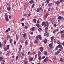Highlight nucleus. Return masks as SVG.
Returning a JSON list of instances; mask_svg holds the SVG:
<instances>
[{
	"label": "nucleus",
	"instance_id": "412c9836",
	"mask_svg": "<svg viewBox=\"0 0 64 64\" xmlns=\"http://www.w3.org/2000/svg\"><path fill=\"white\" fill-rule=\"evenodd\" d=\"M33 21L34 23H36V19H34L33 20Z\"/></svg>",
	"mask_w": 64,
	"mask_h": 64
},
{
	"label": "nucleus",
	"instance_id": "4c0bfd02",
	"mask_svg": "<svg viewBox=\"0 0 64 64\" xmlns=\"http://www.w3.org/2000/svg\"><path fill=\"white\" fill-rule=\"evenodd\" d=\"M64 33V30H62L60 32V34H63Z\"/></svg>",
	"mask_w": 64,
	"mask_h": 64
},
{
	"label": "nucleus",
	"instance_id": "79ce46f5",
	"mask_svg": "<svg viewBox=\"0 0 64 64\" xmlns=\"http://www.w3.org/2000/svg\"><path fill=\"white\" fill-rule=\"evenodd\" d=\"M60 53V52H59V51H58V52H56V54H59Z\"/></svg>",
	"mask_w": 64,
	"mask_h": 64
},
{
	"label": "nucleus",
	"instance_id": "13d9d810",
	"mask_svg": "<svg viewBox=\"0 0 64 64\" xmlns=\"http://www.w3.org/2000/svg\"><path fill=\"white\" fill-rule=\"evenodd\" d=\"M46 24H48V26H49V24H48V22H46Z\"/></svg>",
	"mask_w": 64,
	"mask_h": 64
},
{
	"label": "nucleus",
	"instance_id": "338daca9",
	"mask_svg": "<svg viewBox=\"0 0 64 64\" xmlns=\"http://www.w3.org/2000/svg\"><path fill=\"white\" fill-rule=\"evenodd\" d=\"M35 58H37V54H36L35 56Z\"/></svg>",
	"mask_w": 64,
	"mask_h": 64
},
{
	"label": "nucleus",
	"instance_id": "c756f323",
	"mask_svg": "<svg viewBox=\"0 0 64 64\" xmlns=\"http://www.w3.org/2000/svg\"><path fill=\"white\" fill-rule=\"evenodd\" d=\"M48 15H49V14H46V16H45L46 18H47V16H48Z\"/></svg>",
	"mask_w": 64,
	"mask_h": 64
},
{
	"label": "nucleus",
	"instance_id": "5fc2aeb1",
	"mask_svg": "<svg viewBox=\"0 0 64 64\" xmlns=\"http://www.w3.org/2000/svg\"><path fill=\"white\" fill-rule=\"evenodd\" d=\"M18 56H19V57H21V54H19Z\"/></svg>",
	"mask_w": 64,
	"mask_h": 64
},
{
	"label": "nucleus",
	"instance_id": "423d86ee",
	"mask_svg": "<svg viewBox=\"0 0 64 64\" xmlns=\"http://www.w3.org/2000/svg\"><path fill=\"white\" fill-rule=\"evenodd\" d=\"M40 51H41L42 52L43 51L44 49H43V48L42 47H40Z\"/></svg>",
	"mask_w": 64,
	"mask_h": 64
},
{
	"label": "nucleus",
	"instance_id": "774afa93",
	"mask_svg": "<svg viewBox=\"0 0 64 64\" xmlns=\"http://www.w3.org/2000/svg\"><path fill=\"white\" fill-rule=\"evenodd\" d=\"M24 16H27V14H26L24 15Z\"/></svg>",
	"mask_w": 64,
	"mask_h": 64
},
{
	"label": "nucleus",
	"instance_id": "cd10ccee",
	"mask_svg": "<svg viewBox=\"0 0 64 64\" xmlns=\"http://www.w3.org/2000/svg\"><path fill=\"white\" fill-rule=\"evenodd\" d=\"M36 26L38 27V28H39L40 27V25L39 24H36Z\"/></svg>",
	"mask_w": 64,
	"mask_h": 64
},
{
	"label": "nucleus",
	"instance_id": "f8f14e48",
	"mask_svg": "<svg viewBox=\"0 0 64 64\" xmlns=\"http://www.w3.org/2000/svg\"><path fill=\"white\" fill-rule=\"evenodd\" d=\"M35 28V27H34L32 28H31V30H32V31H34V29Z\"/></svg>",
	"mask_w": 64,
	"mask_h": 64
},
{
	"label": "nucleus",
	"instance_id": "09e8293b",
	"mask_svg": "<svg viewBox=\"0 0 64 64\" xmlns=\"http://www.w3.org/2000/svg\"><path fill=\"white\" fill-rule=\"evenodd\" d=\"M8 31H10V30H11V29H10V28H8Z\"/></svg>",
	"mask_w": 64,
	"mask_h": 64
},
{
	"label": "nucleus",
	"instance_id": "603ef678",
	"mask_svg": "<svg viewBox=\"0 0 64 64\" xmlns=\"http://www.w3.org/2000/svg\"><path fill=\"white\" fill-rule=\"evenodd\" d=\"M44 58H45V56H44L42 58V59H44Z\"/></svg>",
	"mask_w": 64,
	"mask_h": 64
},
{
	"label": "nucleus",
	"instance_id": "e2e57ef3",
	"mask_svg": "<svg viewBox=\"0 0 64 64\" xmlns=\"http://www.w3.org/2000/svg\"><path fill=\"white\" fill-rule=\"evenodd\" d=\"M33 55H34L35 54V52H34L33 53Z\"/></svg>",
	"mask_w": 64,
	"mask_h": 64
},
{
	"label": "nucleus",
	"instance_id": "6e6552de",
	"mask_svg": "<svg viewBox=\"0 0 64 64\" xmlns=\"http://www.w3.org/2000/svg\"><path fill=\"white\" fill-rule=\"evenodd\" d=\"M8 38H9V39H11V38L9 35H8L7 37V40H8Z\"/></svg>",
	"mask_w": 64,
	"mask_h": 64
},
{
	"label": "nucleus",
	"instance_id": "a18cd8bd",
	"mask_svg": "<svg viewBox=\"0 0 64 64\" xmlns=\"http://www.w3.org/2000/svg\"><path fill=\"white\" fill-rule=\"evenodd\" d=\"M21 54L23 56H24V54H23V53H21Z\"/></svg>",
	"mask_w": 64,
	"mask_h": 64
},
{
	"label": "nucleus",
	"instance_id": "bf43d9fd",
	"mask_svg": "<svg viewBox=\"0 0 64 64\" xmlns=\"http://www.w3.org/2000/svg\"><path fill=\"white\" fill-rule=\"evenodd\" d=\"M60 48L62 50H63V48L62 46Z\"/></svg>",
	"mask_w": 64,
	"mask_h": 64
},
{
	"label": "nucleus",
	"instance_id": "c9c22d12",
	"mask_svg": "<svg viewBox=\"0 0 64 64\" xmlns=\"http://www.w3.org/2000/svg\"><path fill=\"white\" fill-rule=\"evenodd\" d=\"M10 43H12V42H13V40L12 39H11L10 40Z\"/></svg>",
	"mask_w": 64,
	"mask_h": 64
},
{
	"label": "nucleus",
	"instance_id": "0e129e2a",
	"mask_svg": "<svg viewBox=\"0 0 64 64\" xmlns=\"http://www.w3.org/2000/svg\"><path fill=\"white\" fill-rule=\"evenodd\" d=\"M56 33V30H54L53 32V33L55 34Z\"/></svg>",
	"mask_w": 64,
	"mask_h": 64
},
{
	"label": "nucleus",
	"instance_id": "72a5a7b5",
	"mask_svg": "<svg viewBox=\"0 0 64 64\" xmlns=\"http://www.w3.org/2000/svg\"><path fill=\"white\" fill-rule=\"evenodd\" d=\"M10 47V46H9V45L7 46V49H9Z\"/></svg>",
	"mask_w": 64,
	"mask_h": 64
},
{
	"label": "nucleus",
	"instance_id": "0eeeda50",
	"mask_svg": "<svg viewBox=\"0 0 64 64\" xmlns=\"http://www.w3.org/2000/svg\"><path fill=\"white\" fill-rule=\"evenodd\" d=\"M48 27H47L45 29V32L46 33H47V30H48Z\"/></svg>",
	"mask_w": 64,
	"mask_h": 64
},
{
	"label": "nucleus",
	"instance_id": "aec40b11",
	"mask_svg": "<svg viewBox=\"0 0 64 64\" xmlns=\"http://www.w3.org/2000/svg\"><path fill=\"white\" fill-rule=\"evenodd\" d=\"M33 60V58H30V61H32V60Z\"/></svg>",
	"mask_w": 64,
	"mask_h": 64
},
{
	"label": "nucleus",
	"instance_id": "4be33fe9",
	"mask_svg": "<svg viewBox=\"0 0 64 64\" xmlns=\"http://www.w3.org/2000/svg\"><path fill=\"white\" fill-rule=\"evenodd\" d=\"M4 50H5V51H7L8 50L7 48L5 47H4Z\"/></svg>",
	"mask_w": 64,
	"mask_h": 64
},
{
	"label": "nucleus",
	"instance_id": "f03ea898",
	"mask_svg": "<svg viewBox=\"0 0 64 64\" xmlns=\"http://www.w3.org/2000/svg\"><path fill=\"white\" fill-rule=\"evenodd\" d=\"M51 22L52 24H54L55 23V20L54 19V18H52Z\"/></svg>",
	"mask_w": 64,
	"mask_h": 64
},
{
	"label": "nucleus",
	"instance_id": "a878e982",
	"mask_svg": "<svg viewBox=\"0 0 64 64\" xmlns=\"http://www.w3.org/2000/svg\"><path fill=\"white\" fill-rule=\"evenodd\" d=\"M26 37V34H24V38H25Z\"/></svg>",
	"mask_w": 64,
	"mask_h": 64
},
{
	"label": "nucleus",
	"instance_id": "a211bd4d",
	"mask_svg": "<svg viewBox=\"0 0 64 64\" xmlns=\"http://www.w3.org/2000/svg\"><path fill=\"white\" fill-rule=\"evenodd\" d=\"M58 19H59V20H62V17L61 16H59L58 17Z\"/></svg>",
	"mask_w": 64,
	"mask_h": 64
},
{
	"label": "nucleus",
	"instance_id": "a19ab883",
	"mask_svg": "<svg viewBox=\"0 0 64 64\" xmlns=\"http://www.w3.org/2000/svg\"><path fill=\"white\" fill-rule=\"evenodd\" d=\"M34 6H35V4H34L32 6V8H33V7H34Z\"/></svg>",
	"mask_w": 64,
	"mask_h": 64
},
{
	"label": "nucleus",
	"instance_id": "f257e3e1",
	"mask_svg": "<svg viewBox=\"0 0 64 64\" xmlns=\"http://www.w3.org/2000/svg\"><path fill=\"white\" fill-rule=\"evenodd\" d=\"M8 6H9V8H7V9L8 10V11H10V10H11V8L10 7V6H11V4L10 3H9V4Z\"/></svg>",
	"mask_w": 64,
	"mask_h": 64
},
{
	"label": "nucleus",
	"instance_id": "9b49d317",
	"mask_svg": "<svg viewBox=\"0 0 64 64\" xmlns=\"http://www.w3.org/2000/svg\"><path fill=\"white\" fill-rule=\"evenodd\" d=\"M29 3L30 4H32V3H34V1L33 0H31L29 2Z\"/></svg>",
	"mask_w": 64,
	"mask_h": 64
},
{
	"label": "nucleus",
	"instance_id": "6ab92c4d",
	"mask_svg": "<svg viewBox=\"0 0 64 64\" xmlns=\"http://www.w3.org/2000/svg\"><path fill=\"white\" fill-rule=\"evenodd\" d=\"M52 46L53 45L51 44H50L49 45V47L50 48H51V47H52Z\"/></svg>",
	"mask_w": 64,
	"mask_h": 64
},
{
	"label": "nucleus",
	"instance_id": "c03bdc74",
	"mask_svg": "<svg viewBox=\"0 0 64 64\" xmlns=\"http://www.w3.org/2000/svg\"><path fill=\"white\" fill-rule=\"evenodd\" d=\"M54 26V27H57V25L56 24H55Z\"/></svg>",
	"mask_w": 64,
	"mask_h": 64
},
{
	"label": "nucleus",
	"instance_id": "2eb2a0df",
	"mask_svg": "<svg viewBox=\"0 0 64 64\" xmlns=\"http://www.w3.org/2000/svg\"><path fill=\"white\" fill-rule=\"evenodd\" d=\"M30 16H31V14H28L27 16V18H29L30 17Z\"/></svg>",
	"mask_w": 64,
	"mask_h": 64
},
{
	"label": "nucleus",
	"instance_id": "7ed1b4c3",
	"mask_svg": "<svg viewBox=\"0 0 64 64\" xmlns=\"http://www.w3.org/2000/svg\"><path fill=\"white\" fill-rule=\"evenodd\" d=\"M6 16L5 18V19H6V21L8 22V21H9V19H8V16H7V14H6Z\"/></svg>",
	"mask_w": 64,
	"mask_h": 64
},
{
	"label": "nucleus",
	"instance_id": "4d7b16f0",
	"mask_svg": "<svg viewBox=\"0 0 64 64\" xmlns=\"http://www.w3.org/2000/svg\"><path fill=\"white\" fill-rule=\"evenodd\" d=\"M27 43H28V42H27V41H26L25 42V44H26V45H27Z\"/></svg>",
	"mask_w": 64,
	"mask_h": 64
},
{
	"label": "nucleus",
	"instance_id": "864d4df0",
	"mask_svg": "<svg viewBox=\"0 0 64 64\" xmlns=\"http://www.w3.org/2000/svg\"><path fill=\"white\" fill-rule=\"evenodd\" d=\"M30 34L31 35H33V32H31Z\"/></svg>",
	"mask_w": 64,
	"mask_h": 64
},
{
	"label": "nucleus",
	"instance_id": "20e7f679",
	"mask_svg": "<svg viewBox=\"0 0 64 64\" xmlns=\"http://www.w3.org/2000/svg\"><path fill=\"white\" fill-rule=\"evenodd\" d=\"M48 58L47 57L44 60H43V62L44 63V62H46L48 61Z\"/></svg>",
	"mask_w": 64,
	"mask_h": 64
},
{
	"label": "nucleus",
	"instance_id": "bb28decb",
	"mask_svg": "<svg viewBox=\"0 0 64 64\" xmlns=\"http://www.w3.org/2000/svg\"><path fill=\"white\" fill-rule=\"evenodd\" d=\"M45 24V23L44 22H42V26H44Z\"/></svg>",
	"mask_w": 64,
	"mask_h": 64
},
{
	"label": "nucleus",
	"instance_id": "7c9ffc66",
	"mask_svg": "<svg viewBox=\"0 0 64 64\" xmlns=\"http://www.w3.org/2000/svg\"><path fill=\"white\" fill-rule=\"evenodd\" d=\"M42 58V57H41V56H39V57H38V59L39 60H40L41 59V58Z\"/></svg>",
	"mask_w": 64,
	"mask_h": 64
},
{
	"label": "nucleus",
	"instance_id": "c85d7f7f",
	"mask_svg": "<svg viewBox=\"0 0 64 64\" xmlns=\"http://www.w3.org/2000/svg\"><path fill=\"white\" fill-rule=\"evenodd\" d=\"M44 53L45 55H47L48 54L47 52L46 51H45L44 52Z\"/></svg>",
	"mask_w": 64,
	"mask_h": 64
},
{
	"label": "nucleus",
	"instance_id": "69168bd1",
	"mask_svg": "<svg viewBox=\"0 0 64 64\" xmlns=\"http://www.w3.org/2000/svg\"><path fill=\"white\" fill-rule=\"evenodd\" d=\"M28 55H30V52H29L28 54Z\"/></svg>",
	"mask_w": 64,
	"mask_h": 64
},
{
	"label": "nucleus",
	"instance_id": "b1692460",
	"mask_svg": "<svg viewBox=\"0 0 64 64\" xmlns=\"http://www.w3.org/2000/svg\"><path fill=\"white\" fill-rule=\"evenodd\" d=\"M54 40V36H52L51 38V40L52 41H53V40Z\"/></svg>",
	"mask_w": 64,
	"mask_h": 64
},
{
	"label": "nucleus",
	"instance_id": "2f4dec72",
	"mask_svg": "<svg viewBox=\"0 0 64 64\" xmlns=\"http://www.w3.org/2000/svg\"><path fill=\"white\" fill-rule=\"evenodd\" d=\"M46 0V2L48 3H49V2H50V0Z\"/></svg>",
	"mask_w": 64,
	"mask_h": 64
},
{
	"label": "nucleus",
	"instance_id": "37998d69",
	"mask_svg": "<svg viewBox=\"0 0 64 64\" xmlns=\"http://www.w3.org/2000/svg\"><path fill=\"white\" fill-rule=\"evenodd\" d=\"M24 64H27V62H26L25 61L24 62Z\"/></svg>",
	"mask_w": 64,
	"mask_h": 64
},
{
	"label": "nucleus",
	"instance_id": "39448f33",
	"mask_svg": "<svg viewBox=\"0 0 64 64\" xmlns=\"http://www.w3.org/2000/svg\"><path fill=\"white\" fill-rule=\"evenodd\" d=\"M55 3L56 4H57V5H58V6H59V5L60 3V2L59 1H58L57 2H56Z\"/></svg>",
	"mask_w": 64,
	"mask_h": 64
},
{
	"label": "nucleus",
	"instance_id": "5701e85b",
	"mask_svg": "<svg viewBox=\"0 0 64 64\" xmlns=\"http://www.w3.org/2000/svg\"><path fill=\"white\" fill-rule=\"evenodd\" d=\"M39 11H40V10H39V8H38L37 9L36 12H39Z\"/></svg>",
	"mask_w": 64,
	"mask_h": 64
},
{
	"label": "nucleus",
	"instance_id": "1a4fd4ad",
	"mask_svg": "<svg viewBox=\"0 0 64 64\" xmlns=\"http://www.w3.org/2000/svg\"><path fill=\"white\" fill-rule=\"evenodd\" d=\"M57 44H60V45H61L62 44L60 42V41L59 40H58L57 42Z\"/></svg>",
	"mask_w": 64,
	"mask_h": 64
},
{
	"label": "nucleus",
	"instance_id": "9d476101",
	"mask_svg": "<svg viewBox=\"0 0 64 64\" xmlns=\"http://www.w3.org/2000/svg\"><path fill=\"white\" fill-rule=\"evenodd\" d=\"M41 52H38V56H40V55H41Z\"/></svg>",
	"mask_w": 64,
	"mask_h": 64
},
{
	"label": "nucleus",
	"instance_id": "6e6d98bb",
	"mask_svg": "<svg viewBox=\"0 0 64 64\" xmlns=\"http://www.w3.org/2000/svg\"><path fill=\"white\" fill-rule=\"evenodd\" d=\"M16 44V42L14 41V44L15 45V44Z\"/></svg>",
	"mask_w": 64,
	"mask_h": 64
},
{
	"label": "nucleus",
	"instance_id": "052dcab7",
	"mask_svg": "<svg viewBox=\"0 0 64 64\" xmlns=\"http://www.w3.org/2000/svg\"><path fill=\"white\" fill-rule=\"evenodd\" d=\"M9 31L8 30H6V33H8V32Z\"/></svg>",
	"mask_w": 64,
	"mask_h": 64
},
{
	"label": "nucleus",
	"instance_id": "f3484780",
	"mask_svg": "<svg viewBox=\"0 0 64 64\" xmlns=\"http://www.w3.org/2000/svg\"><path fill=\"white\" fill-rule=\"evenodd\" d=\"M47 42V39H46L44 41V43L45 44H46Z\"/></svg>",
	"mask_w": 64,
	"mask_h": 64
},
{
	"label": "nucleus",
	"instance_id": "3c124183",
	"mask_svg": "<svg viewBox=\"0 0 64 64\" xmlns=\"http://www.w3.org/2000/svg\"><path fill=\"white\" fill-rule=\"evenodd\" d=\"M24 18H22L21 21V22H22L23 21H24Z\"/></svg>",
	"mask_w": 64,
	"mask_h": 64
},
{
	"label": "nucleus",
	"instance_id": "de8ad7c7",
	"mask_svg": "<svg viewBox=\"0 0 64 64\" xmlns=\"http://www.w3.org/2000/svg\"><path fill=\"white\" fill-rule=\"evenodd\" d=\"M42 9V7L40 8H39V10H40H40H41Z\"/></svg>",
	"mask_w": 64,
	"mask_h": 64
},
{
	"label": "nucleus",
	"instance_id": "8fccbe9b",
	"mask_svg": "<svg viewBox=\"0 0 64 64\" xmlns=\"http://www.w3.org/2000/svg\"><path fill=\"white\" fill-rule=\"evenodd\" d=\"M2 47V44L0 42V47Z\"/></svg>",
	"mask_w": 64,
	"mask_h": 64
},
{
	"label": "nucleus",
	"instance_id": "f704fd0d",
	"mask_svg": "<svg viewBox=\"0 0 64 64\" xmlns=\"http://www.w3.org/2000/svg\"><path fill=\"white\" fill-rule=\"evenodd\" d=\"M38 43V41L36 40H35L34 42V43L35 44H36V43Z\"/></svg>",
	"mask_w": 64,
	"mask_h": 64
},
{
	"label": "nucleus",
	"instance_id": "58836bf2",
	"mask_svg": "<svg viewBox=\"0 0 64 64\" xmlns=\"http://www.w3.org/2000/svg\"><path fill=\"white\" fill-rule=\"evenodd\" d=\"M64 0H60V2H64Z\"/></svg>",
	"mask_w": 64,
	"mask_h": 64
},
{
	"label": "nucleus",
	"instance_id": "dca6fc26",
	"mask_svg": "<svg viewBox=\"0 0 64 64\" xmlns=\"http://www.w3.org/2000/svg\"><path fill=\"white\" fill-rule=\"evenodd\" d=\"M38 30L40 32H41L42 31V29L41 28H39Z\"/></svg>",
	"mask_w": 64,
	"mask_h": 64
},
{
	"label": "nucleus",
	"instance_id": "e433bc0d",
	"mask_svg": "<svg viewBox=\"0 0 64 64\" xmlns=\"http://www.w3.org/2000/svg\"><path fill=\"white\" fill-rule=\"evenodd\" d=\"M24 28L25 29H28V27L27 26H26L24 27Z\"/></svg>",
	"mask_w": 64,
	"mask_h": 64
},
{
	"label": "nucleus",
	"instance_id": "ea45409f",
	"mask_svg": "<svg viewBox=\"0 0 64 64\" xmlns=\"http://www.w3.org/2000/svg\"><path fill=\"white\" fill-rule=\"evenodd\" d=\"M4 58L2 57H0V60H1Z\"/></svg>",
	"mask_w": 64,
	"mask_h": 64
},
{
	"label": "nucleus",
	"instance_id": "49530a36",
	"mask_svg": "<svg viewBox=\"0 0 64 64\" xmlns=\"http://www.w3.org/2000/svg\"><path fill=\"white\" fill-rule=\"evenodd\" d=\"M58 46H57L56 48V50H57L58 49Z\"/></svg>",
	"mask_w": 64,
	"mask_h": 64
},
{
	"label": "nucleus",
	"instance_id": "ddd939ff",
	"mask_svg": "<svg viewBox=\"0 0 64 64\" xmlns=\"http://www.w3.org/2000/svg\"><path fill=\"white\" fill-rule=\"evenodd\" d=\"M60 61L62 62H64V59L62 58H60Z\"/></svg>",
	"mask_w": 64,
	"mask_h": 64
},
{
	"label": "nucleus",
	"instance_id": "4468645a",
	"mask_svg": "<svg viewBox=\"0 0 64 64\" xmlns=\"http://www.w3.org/2000/svg\"><path fill=\"white\" fill-rule=\"evenodd\" d=\"M38 38L40 39V40H41V39H42V37L41 36V35H38Z\"/></svg>",
	"mask_w": 64,
	"mask_h": 64
},
{
	"label": "nucleus",
	"instance_id": "680f3d73",
	"mask_svg": "<svg viewBox=\"0 0 64 64\" xmlns=\"http://www.w3.org/2000/svg\"><path fill=\"white\" fill-rule=\"evenodd\" d=\"M54 43H56V40H54Z\"/></svg>",
	"mask_w": 64,
	"mask_h": 64
},
{
	"label": "nucleus",
	"instance_id": "473e14b6",
	"mask_svg": "<svg viewBox=\"0 0 64 64\" xmlns=\"http://www.w3.org/2000/svg\"><path fill=\"white\" fill-rule=\"evenodd\" d=\"M22 24V27H24V26H25V25H24V23H23Z\"/></svg>",
	"mask_w": 64,
	"mask_h": 64
},
{
	"label": "nucleus",
	"instance_id": "393cba45",
	"mask_svg": "<svg viewBox=\"0 0 64 64\" xmlns=\"http://www.w3.org/2000/svg\"><path fill=\"white\" fill-rule=\"evenodd\" d=\"M61 44H60L59 45H58V48H61V47L62 46H61Z\"/></svg>",
	"mask_w": 64,
	"mask_h": 64
}]
</instances>
